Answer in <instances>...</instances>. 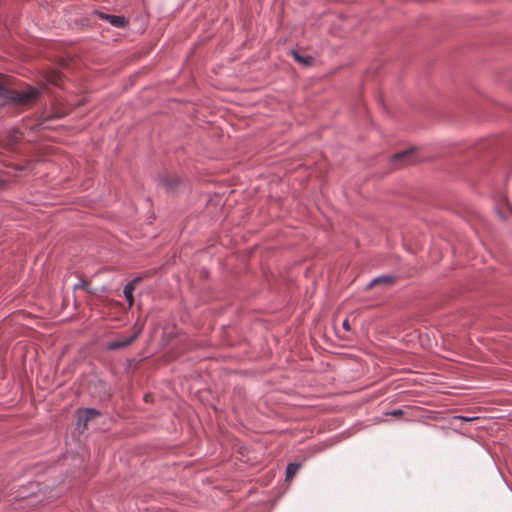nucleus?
Wrapping results in <instances>:
<instances>
[{
  "instance_id": "f257e3e1",
  "label": "nucleus",
  "mask_w": 512,
  "mask_h": 512,
  "mask_svg": "<svg viewBox=\"0 0 512 512\" xmlns=\"http://www.w3.org/2000/svg\"><path fill=\"white\" fill-rule=\"evenodd\" d=\"M39 95V91L35 88L28 87L24 90L13 91L11 99L21 105L31 104Z\"/></svg>"
},
{
  "instance_id": "f03ea898",
  "label": "nucleus",
  "mask_w": 512,
  "mask_h": 512,
  "mask_svg": "<svg viewBox=\"0 0 512 512\" xmlns=\"http://www.w3.org/2000/svg\"><path fill=\"white\" fill-rule=\"evenodd\" d=\"M142 329H143V325H139V326L136 325L135 330L131 336L125 337V338L117 340L115 342H112L110 344V348L118 349V348H123V347L129 346L141 334Z\"/></svg>"
},
{
  "instance_id": "7ed1b4c3",
  "label": "nucleus",
  "mask_w": 512,
  "mask_h": 512,
  "mask_svg": "<svg viewBox=\"0 0 512 512\" xmlns=\"http://www.w3.org/2000/svg\"><path fill=\"white\" fill-rule=\"evenodd\" d=\"M415 149H408L402 152H399L394 155L393 161L394 162H403L404 164H410L416 161L415 157Z\"/></svg>"
},
{
  "instance_id": "20e7f679",
  "label": "nucleus",
  "mask_w": 512,
  "mask_h": 512,
  "mask_svg": "<svg viewBox=\"0 0 512 512\" xmlns=\"http://www.w3.org/2000/svg\"><path fill=\"white\" fill-rule=\"evenodd\" d=\"M138 281H139V278H135L132 281H130L129 283H127L124 287L123 293H124L126 300L129 303V306H132L134 303L133 292L135 290V287H136V284L138 283Z\"/></svg>"
},
{
  "instance_id": "39448f33",
  "label": "nucleus",
  "mask_w": 512,
  "mask_h": 512,
  "mask_svg": "<svg viewBox=\"0 0 512 512\" xmlns=\"http://www.w3.org/2000/svg\"><path fill=\"white\" fill-rule=\"evenodd\" d=\"M101 18L106 19L112 26L114 27H124L127 23V20L124 16H116V15H107V14H100Z\"/></svg>"
},
{
  "instance_id": "423d86ee",
  "label": "nucleus",
  "mask_w": 512,
  "mask_h": 512,
  "mask_svg": "<svg viewBox=\"0 0 512 512\" xmlns=\"http://www.w3.org/2000/svg\"><path fill=\"white\" fill-rule=\"evenodd\" d=\"M82 413L83 415H80L78 419V427H80L83 424V428L86 427L87 422L90 419H93L94 417L100 415V413L95 409H86Z\"/></svg>"
},
{
  "instance_id": "0eeeda50",
  "label": "nucleus",
  "mask_w": 512,
  "mask_h": 512,
  "mask_svg": "<svg viewBox=\"0 0 512 512\" xmlns=\"http://www.w3.org/2000/svg\"><path fill=\"white\" fill-rule=\"evenodd\" d=\"M394 282V277L390 275H382L374 278L368 285L367 288H372L376 285H391Z\"/></svg>"
},
{
  "instance_id": "6e6552de",
  "label": "nucleus",
  "mask_w": 512,
  "mask_h": 512,
  "mask_svg": "<svg viewBox=\"0 0 512 512\" xmlns=\"http://www.w3.org/2000/svg\"><path fill=\"white\" fill-rule=\"evenodd\" d=\"M292 54L297 62L303 66H310L313 63V57L309 55H301L296 51H292Z\"/></svg>"
},
{
  "instance_id": "1a4fd4ad",
  "label": "nucleus",
  "mask_w": 512,
  "mask_h": 512,
  "mask_svg": "<svg viewBox=\"0 0 512 512\" xmlns=\"http://www.w3.org/2000/svg\"><path fill=\"white\" fill-rule=\"evenodd\" d=\"M300 464L298 463H289L286 468V479H291L299 470Z\"/></svg>"
},
{
  "instance_id": "9d476101",
  "label": "nucleus",
  "mask_w": 512,
  "mask_h": 512,
  "mask_svg": "<svg viewBox=\"0 0 512 512\" xmlns=\"http://www.w3.org/2000/svg\"><path fill=\"white\" fill-rule=\"evenodd\" d=\"M342 326H343V328H344L345 330L350 331V324H349L348 319H345V320L343 321Z\"/></svg>"
},
{
  "instance_id": "9b49d317",
  "label": "nucleus",
  "mask_w": 512,
  "mask_h": 512,
  "mask_svg": "<svg viewBox=\"0 0 512 512\" xmlns=\"http://www.w3.org/2000/svg\"><path fill=\"white\" fill-rule=\"evenodd\" d=\"M402 414H403V412H402V410H400V409L393 410V411L390 413V415H392V416H400V415H402Z\"/></svg>"
},
{
  "instance_id": "f8f14e48",
  "label": "nucleus",
  "mask_w": 512,
  "mask_h": 512,
  "mask_svg": "<svg viewBox=\"0 0 512 512\" xmlns=\"http://www.w3.org/2000/svg\"><path fill=\"white\" fill-rule=\"evenodd\" d=\"M459 419H462L464 421H473V420H476L477 417H470V418H467V417H462V416H459L458 417Z\"/></svg>"
},
{
  "instance_id": "ddd939ff",
  "label": "nucleus",
  "mask_w": 512,
  "mask_h": 512,
  "mask_svg": "<svg viewBox=\"0 0 512 512\" xmlns=\"http://www.w3.org/2000/svg\"><path fill=\"white\" fill-rule=\"evenodd\" d=\"M75 289L77 288H85V283L84 282H81V283H78L74 286Z\"/></svg>"
}]
</instances>
